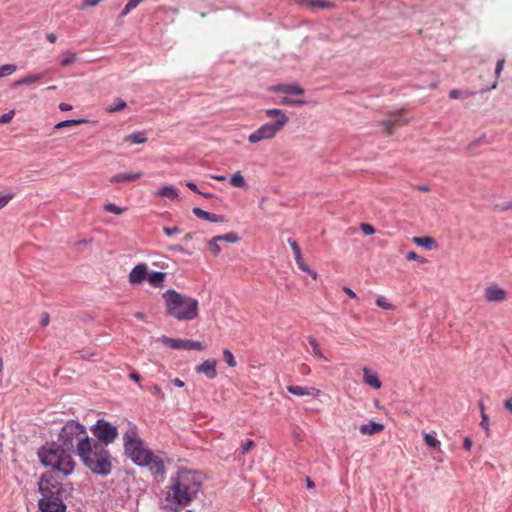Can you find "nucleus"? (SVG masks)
Listing matches in <instances>:
<instances>
[{
	"instance_id": "30",
	"label": "nucleus",
	"mask_w": 512,
	"mask_h": 512,
	"mask_svg": "<svg viewBox=\"0 0 512 512\" xmlns=\"http://www.w3.org/2000/svg\"><path fill=\"white\" fill-rule=\"evenodd\" d=\"M103 208L105 211L113 213L115 215H121L122 213H124L126 211V208H120L113 203H107L104 205Z\"/></svg>"
},
{
	"instance_id": "14",
	"label": "nucleus",
	"mask_w": 512,
	"mask_h": 512,
	"mask_svg": "<svg viewBox=\"0 0 512 512\" xmlns=\"http://www.w3.org/2000/svg\"><path fill=\"white\" fill-rule=\"evenodd\" d=\"M273 92L285 93L291 95H303L304 89L297 84H279L271 89Z\"/></svg>"
},
{
	"instance_id": "38",
	"label": "nucleus",
	"mask_w": 512,
	"mask_h": 512,
	"mask_svg": "<svg viewBox=\"0 0 512 512\" xmlns=\"http://www.w3.org/2000/svg\"><path fill=\"white\" fill-rule=\"evenodd\" d=\"M377 306L381 307L385 310H392L394 307L391 303L387 302L383 297H378L376 299Z\"/></svg>"
},
{
	"instance_id": "56",
	"label": "nucleus",
	"mask_w": 512,
	"mask_h": 512,
	"mask_svg": "<svg viewBox=\"0 0 512 512\" xmlns=\"http://www.w3.org/2000/svg\"><path fill=\"white\" fill-rule=\"evenodd\" d=\"M46 39L50 42V43H55L57 41V36L54 34V33H47L46 34Z\"/></svg>"
},
{
	"instance_id": "28",
	"label": "nucleus",
	"mask_w": 512,
	"mask_h": 512,
	"mask_svg": "<svg viewBox=\"0 0 512 512\" xmlns=\"http://www.w3.org/2000/svg\"><path fill=\"white\" fill-rule=\"evenodd\" d=\"M230 184L234 187L244 188L246 186L244 177L238 171L230 179Z\"/></svg>"
},
{
	"instance_id": "57",
	"label": "nucleus",
	"mask_w": 512,
	"mask_h": 512,
	"mask_svg": "<svg viewBox=\"0 0 512 512\" xmlns=\"http://www.w3.org/2000/svg\"><path fill=\"white\" fill-rule=\"evenodd\" d=\"M59 109L61 111H70L72 109V106L67 104V103H60L59 104Z\"/></svg>"
},
{
	"instance_id": "39",
	"label": "nucleus",
	"mask_w": 512,
	"mask_h": 512,
	"mask_svg": "<svg viewBox=\"0 0 512 512\" xmlns=\"http://www.w3.org/2000/svg\"><path fill=\"white\" fill-rule=\"evenodd\" d=\"M360 229L367 236L373 235L375 233V228L368 223H361Z\"/></svg>"
},
{
	"instance_id": "62",
	"label": "nucleus",
	"mask_w": 512,
	"mask_h": 512,
	"mask_svg": "<svg viewBox=\"0 0 512 512\" xmlns=\"http://www.w3.org/2000/svg\"><path fill=\"white\" fill-rule=\"evenodd\" d=\"M40 323L42 326H47L48 323H49V315L48 314H45L41 320H40Z\"/></svg>"
},
{
	"instance_id": "8",
	"label": "nucleus",
	"mask_w": 512,
	"mask_h": 512,
	"mask_svg": "<svg viewBox=\"0 0 512 512\" xmlns=\"http://www.w3.org/2000/svg\"><path fill=\"white\" fill-rule=\"evenodd\" d=\"M91 432L96 438L95 443H101L104 447L113 443L118 436L117 427L104 419L97 420Z\"/></svg>"
},
{
	"instance_id": "36",
	"label": "nucleus",
	"mask_w": 512,
	"mask_h": 512,
	"mask_svg": "<svg viewBox=\"0 0 512 512\" xmlns=\"http://www.w3.org/2000/svg\"><path fill=\"white\" fill-rule=\"evenodd\" d=\"M401 116H402V110L394 113L391 116V118L389 119V120H392V122H394V127L395 126H404L408 123V121H402Z\"/></svg>"
},
{
	"instance_id": "32",
	"label": "nucleus",
	"mask_w": 512,
	"mask_h": 512,
	"mask_svg": "<svg viewBox=\"0 0 512 512\" xmlns=\"http://www.w3.org/2000/svg\"><path fill=\"white\" fill-rule=\"evenodd\" d=\"M223 357L228 366L235 367L237 365V362L232 354V352L228 349L223 350Z\"/></svg>"
},
{
	"instance_id": "63",
	"label": "nucleus",
	"mask_w": 512,
	"mask_h": 512,
	"mask_svg": "<svg viewBox=\"0 0 512 512\" xmlns=\"http://www.w3.org/2000/svg\"><path fill=\"white\" fill-rule=\"evenodd\" d=\"M132 10L127 6L125 5L124 9L121 11L120 13V17H125L126 15H128Z\"/></svg>"
},
{
	"instance_id": "27",
	"label": "nucleus",
	"mask_w": 512,
	"mask_h": 512,
	"mask_svg": "<svg viewBox=\"0 0 512 512\" xmlns=\"http://www.w3.org/2000/svg\"><path fill=\"white\" fill-rule=\"evenodd\" d=\"M218 242H220V238L217 236L213 237L207 242L208 248L214 256H217L221 251V247L219 246Z\"/></svg>"
},
{
	"instance_id": "7",
	"label": "nucleus",
	"mask_w": 512,
	"mask_h": 512,
	"mask_svg": "<svg viewBox=\"0 0 512 512\" xmlns=\"http://www.w3.org/2000/svg\"><path fill=\"white\" fill-rule=\"evenodd\" d=\"M265 115L273 118L274 122L265 123L248 136V141L252 144L263 140L273 139L287 125L289 118L286 113L280 109H267Z\"/></svg>"
},
{
	"instance_id": "34",
	"label": "nucleus",
	"mask_w": 512,
	"mask_h": 512,
	"mask_svg": "<svg viewBox=\"0 0 512 512\" xmlns=\"http://www.w3.org/2000/svg\"><path fill=\"white\" fill-rule=\"evenodd\" d=\"M126 106H127L126 102L119 99L115 102V104L113 106H110L109 108H107V111L109 113L118 112V111H121L124 108H126Z\"/></svg>"
},
{
	"instance_id": "19",
	"label": "nucleus",
	"mask_w": 512,
	"mask_h": 512,
	"mask_svg": "<svg viewBox=\"0 0 512 512\" xmlns=\"http://www.w3.org/2000/svg\"><path fill=\"white\" fill-rule=\"evenodd\" d=\"M44 77V73L39 74H28L23 78L18 79L14 82V86L31 85L39 82Z\"/></svg>"
},
{
	"instance_id": "47",
	"label": "nucleus",
	"mask_w": 512,
	"mask_h": 512,
	"mask_svg": "<svg viewBox=\"0 0 512 512\" xmlns=\"http://www.w3.org/2000/svg\"><path fill=\"white\" fill-rule=\"evenodd\" d=\"M163 232L168 236H172L174 234H178L180 233V229L178 227H173V228H170V227H163Z\"/></svg>"
},
{
	"instance_id": "31",
	"label": "nucleus",
	"mask_w": 512,
	"mask_h": 512,
	"mask_svg": "<svg viewBox=\"0 0 512 512\" xmlns=\"http://www.w3.org/2000/svg\"><path fill=\"white\" fill-rule=\"evenodd\" d=\"M218 237L220 238V241H225L228 243H237L240 240L238 234L235 232H229L225 235H219Z\"/></svg>"
},
{
	"instance_id": "50",
	"label": "nucleus",
	"mask_w": 512,
	"mask_h": 512,
	"mask_svg": "<svg viewBox=\"0 0 512 512\" xmlns=\"http://www.w3.org/2000/svg\"><path fill=\"white\" fill-rule=\"evenodd\" d=\"M151 391H152L153 394L157 395L161 400H163L165 398V395L162 392V389L160 388V386L154 385L151 388Z\"/></svg>"
},
{
	"instance_id": "29",
	"label": "nucleus",
	"mask_w": 512,
	"mask_h": 512,
	"mask_svg": "<svg viewBox=\"0 0 512 512\" xmlns=\"http://www.w3.org/2000/svg\"><path fill=\"white\" fill-rule=\"evenodd\" d=\"M16 69L17 67L14 64H5L0 66V78L13 74Z\"/></svg>"
},
{
	"instance_id": "55",
	"label": "nucleus",
	"mask_w": 512,
	"mask_h": 512,
	"mask_svg": "<svg viewBox=\"0 0 512 512\" xmlns=\"http://www.w3.org/2000/svg\"><path fill=\"white\" fill-rule=\"evenodd\" d=\"M504 407L512 414V397L504 402Z\"/></svg>"
},
{
	"instance_id": "13",
	"label": "nucleus",
	"mask_w": 512,
	"mask_h": 512,
	"mask_svg": "<svg viewBox=\"0 0 512 512\" xmlns=\"http://www.w3.org/2000/svg\"><path fill=\"white\" fill-rule=\"evenodd\" d=\"M287 390L289 393L295 396H312L319 397L322 394V391L315 387H302L299 385H289L287 386Z\"/></svg>"
},
{
	"instance_id": "58",
	"label": "nucleus",
	"mask_w": 512,
	"mask_h": 512,
	"mask_svg": "<svg viewBox=\"0 0 512 512\" xmlns=\"http://www.w3.org/2000/svg\"><path fill=\"white\" fill-rule=\"evenodd\" d=\"M186 186H187L189 189H191L192 191L196 192V193H201V192L198 190V188H197L196 184H195V183H193V182H187V183H186Z\"/></svg>"
},
{
	"instance_id": "12",
	"label": "nucleus",
	"mask_w": 512,
	"mask_h": 512,
	"mask_svg": "<svg viewBox=\"0 0 512 512\" xmlns=\"http://www.w3.org/2000/svg\"><path fill=\"white\" fill-rule=\"evenodd\" d=\"M217 361L215 359L205 360L203 363L195 367L198 374L205 375L208 379H214L217 376Z\"/></svg>"
},
{
	"instance_id": "11",
	"label": "nucleus",
	"mask_w": 512,
	"mask_h": 512,
	"mask_svg": "<svg viewBox=\"0 0 512 512\" xmlns=\"http://www.w3.org/2000/svg\"><path fill=\"white\" fill-rule=\"evenodd\" d=\"M148 277V267L145 263L137 264L129 273V283L132 285L140 284Z\"/></svg>"
},
{
	"instance_id": "54",
	"label": "nucleus",
	"mask_w": 512,
	"mask_h": 512,
	"mask_svg": "<svg viewBox=\"0 0 512 512\" xmlns=\"http://www.w3.org/2000/svg\"><path fill=\"white\" fill-rule=\"evenodd\" d=\"M463 447L466 449V450H470L471 447H472V440L469 438V437H466L463 441Z\"/></svg>"
},
{
	"instance_id": "37",
	"label": "nucleus",
	"mask_w": 512,
	"mask_h": 512,
	"mask_svg": "<svg viewBox=\"0 0 512 512\" xmlns=\"http://www.w3.org/2000/svg\"><path fill=\"white\" fill-rule=\"evenodd\" d=\"M76 61V54L72 52H68L67 56L60 62V65L62 67H66L71 65Z\"/></svg>"
},
{
	"instance_id": "48",
	"label": "nucleus",
	"mask_w": 512,
	"mask_h": 512,
	"mask_svg": "<svg viewBox=\"0 0 512 512\" xmlns=\"http://www.w3.org/2000/svg\"><path fill=\"white\" fill-rule=\"evenodd\" d=\"M288 243H289L294 255L301 253V249L295 240L288 239Z\"/></svg>"
},
{
	"instance_id": "3",
	"label": "nucleus",
	"mask_w": 512,
	"mask_h": 512,
	"mask_svg": "<svg viewBox=\"0 0 512 512\" xmlns=\"http://www.w3.org/2000/svg\"><path fill=\"white\" fill-rule=\"evenodd\" d=\"M124 454L135 465L147 467L154 475H163L165 473V465L163 459L148 448L146 443L141 439L138 428L132 424H128V428L123 433Z\"/></svg>"
},
{
	"instance_id": "18",
	"label": "nucleus",
	"mask_w": 512,
	"mask_h": 512,
	"mask_svg": "<svg viewBox=\"0 0 512 512\" xmlns=\"http://www.w3.org/2000/svg\"><path fill=\"white\" fill-rule=\"evenodd\" d=\"M384 430V425L375 421H370L367 424H362L359 431L362 435H374L381 433Z\"/></svg>"
},
{
	"instance_id": "24",
	"label": "nucleus",
	"mask_w": 512,
	"mask_h": 512,
	"mask_svg": "<svg viewBox=\"0 0 512 512\" xmlns=\"http://www.w3.org/2000/svg\"><path fill=\"white\" fill-rule=\"evenodd\" d=\"M85 123H87L86 119L65 120V121H61V122L57 123L55 125V129H62L65 127H73V126H77V125H81V124H85Z\"/></svg>"
},
{
	"instance_id": "2",
	"label": "nucleus",
	"mask_w": 512,
	"mask_h": 512,
	"mask_svg": "<svg viewBox=\"0 0 512 512\" xmlns=\"http://www.w3.org/2000/svg\"><path fill=\"white\" fill-rule=\"evenodd\" d=\"M201 477L195 471L180 469L171 476L166 487V507L174 512H179L188 506L199 493Z\"/></svg>"
},
{
	"instance_id": "53",
	"label": "nucleus",
	"mask_w": 512,
	"mask_h": 512,
	"mask_svg": "<svg viewBox=\"0 0 512 512\" xmlns=\"http://www.w3.org/2000/svg\"><path fill=\"white\" fill-rule=\"evenodd\" d=\"M461 96V92L457 89H453L449 92V97L451 99H458Z\"/></svg>"
},
{
	"instance_id": "23",
	"label": "nucleus",
	"mask_w": 512,
	"mask_h": 512,
	"mask_svg": "<svg viewBox=\"0 0 512 512\" xmlns=\"http://www.w3.org/2000/svg\"><path fill=\"white\" fill-rule=\"evenodd\" d=\"M303 3L321 9H330L334 6L333 3L323 0H304Z\"/></svg>"
},
{
	"instance_id": "20",
	"label": "nucleus",
	"mask_w": 512,
	"mask_h": 512,
	"mask_svg": "<svg viewBox=\"0 0 512 512\" xmlns=\"http://www.w3.org/2000/svg\"><path fill=\"white\" fill-rule=\"evenodd\" d=\"M156 194L161 197L168 198L170 200H177L179 198V194L177 189L172 186H164L157 190Z\"/></svg>"
},
{
	"instance_id": "52",
	"label": "nucleus",
	"mask_w": 512,
	"mask_h": 512,
	"mask_svg": "<svg viewBox=\"0 0 512 512\" xmlns=\"http://www.w3.org/2000/svg\"><path fill=\"white\" fill-rule=\"evenodd\" d=\"M343 291L352 299H358L356 293L348 287H343Z\"/></svg>"
},
{
	"instance_id": "46",
	"label": "nucleus",
	"mask_w": 512,
	"mask_h": 512,
	"mask_svg": "<svg viewBox=\"0 0 512 512\" xmlns=\"http://www.w3.org/2000/svg\"><path fill=\"white\" fill-rule=\"evenodd\" d=\"M406 259L409 260V261H420V262H424V259L419 256L416 252L414 251H410L407 253L406 255Z\"/></svg>"
},
{
	"instance_id": "16",
	"label": "nucleus",
	"mask_w": 512,
	"mask_h": 512,
	"mask_svg": "<svg viewBox=\"0 0 512 512\" xmlns=\"http://www.w3.org/2000/svg\"><path fill=\"white\" fill-rule=\"evenodd\" d=\"M192 212L196 217L206 220V221H209V222H221L222 223L225 221L223 216L207 212L198 207L193 208Z\"/></svg>"
},
{
	"instance_id": "25",
	"label": "nucleus",
	"mask_w": 512,
	"mask_h": 512,
	"mask_svg": "<svg viewBox=\"0 0 512 512\" xmlns=\"http://www.w3.org/2000/svg\"><path fill=\"white\" fill-rule=\"evenodd\" d=\"M413 242L418 246L425 247L427 249H431L434 239L431 237H414Z\"/></svg>"
},
{
	"instance_id": "9",
	"label": "nucleus",
	"mask_w": 512,
	"mask_h": 512,
	"mask_svg": "<svg viewBox=\"0 0 512 512\" xmlns=\"http://www.w3.org/2000/svg\"><path fill=\"white\" fill-rule=\"evenodd\" d=\"M159 341L172 349H184V350H198L202 351L206 349V346L199 341L188 340V339H176L167 336H161Z\"/></svg>"
},
{
	"instance_id": "61",
	"label": "nucleus",
	"mask_w": 512,
	"mask_h": 512,
	"mask_svg": "<svg viewBox=\"0 0 512 512\" xmlns=\"http://www.w3.org/2000/svg\"><path fill=\"white\" fill-rule=\"evenodd\" d=\"M172 383H173L175 386L180 387V388H181V387H183V386L185 385V384H184V382H183L181 379H179V378H175V379H173V380H172Z\"/></svg>"
},
{
	"instance_id": "44",
	"label": "nucleus",
	"mask_w": 512,
	"mask_h": 512,
	"mask_svg": "<svg viewBox=\"0 0 512 512\" xmlns=\"http://www.w3.org/2000/svg\"><path fill=\"white\" fill-rule=\"evenodd\" d=\"M14 195L13 194H7V195H1L0 196V210L4 208L12 199Z\"/></svg>"
},
{
	"instance_id": "26",
	"label": "nucleus",
	"mask_w": 512,
	"mask_h": 512,
	"mask_svg": "<svg viewBox=\"0 0 512 512\" xmlns=\"http://www.w3.org/2000/svg\"><path fill=\"white\" fill-rule=\"evenodd\" d=\"M308 342H309V344H310V346L312 348L313 355L318 357V358H320V359L324 358L323 353H322V351L320 349L318 341L314 337L310 336V337H308Z\"/></svg>"
},
{
	"instance_id": "43",
	"label": "nucleus",
	"mask_w": 512,
	"mask_h": 512,
	"mask_svg": "<svg viewBox=\"0 0 512 512\" xmlns=\"http://www.w3.org/2000/svg\"><path fill=\"white\" fill-rule=\"evenodd\" d=\"M382 124L385 127V133L387 135H392L394 132V122H392V120H385Z\"/></svg>"
},
{
	"instance_id": "1",
	"label": "nucleus",
	"mask_w": 512,
	"mask_h": 512,
	"mask_svg": "<svg viewBox=\"0 0 512 512\" xmlns=\"http://www.w3.org/2000/svg\"><path fill=\"white\" fill-rule=\"evenodd\" d=\"M91 440L84 425L69 420L59 432V444L52 443L41 447L38 457L44 466L52 467L67 476L74 471L76 465L71 452L75 451L78 455Z\"/></svg>"
},
{
	"instance_id": "35",
	"label": "nucleus",
	"mask_w": 512,
	"mask_h": 512,
	"mask_svg": "<svg viewBox=\"0 0 512 512\" xmlns=\"http://www.w3.org/2000/svg\"><path fill=\"white\" fill-rule=\"evenodd\" d=\"M281 104H283V105L303 106V105L306 104V102L304 100H300V99H292V98H289V97H284L281 100Z\"/></svg>"
},
{
	"instance_id": "6",
	"label": "nucleus",
	"mask_w": 512,
	"mask_h": 512,
	"mask_svg": "<svg viewBox=\"0 0 512 512\" xmlns=\"http://www.w3.org/2000/svg\"><path fill=\"white\" fill-rule=\"evenodd\" d=\"M83 464L94 474L107 476L112 470V457L101 443L92 439L77 455Z\"/></svg>"
},
{
	"instance_id": "41",
	"label": "nucleus",
	"mask_w": 512,
	"mask_h": 512,
	"mask_svg": "<svg viewBox=\"0 0 512 512\" xmlns=\"http://www.w3.org/2000/svg\"><path fill=\"white\" fill-rule=\"evenodd\" d=\"M294 258H295V261H296L297 266L299 267V269H301V270H308V265L304 262V260L302 258V253L295 254Z\"/></svg>"
},
{
	"instance_id": "15",
	"label": "nucleus",
	"mask_w": 512,
	"mask_h": 512,
	"mask_svg": "<svg viewBox=\"0 0 512 512\" xmlns=\"http://www.w3.org/2000/svg\"><path fill=\"white\" fill-rule=\"evenodd\" d=\"M363 381L365 384L371 386L374 389H380L382 383L376 372H373L368 367L363 368Z\"/></svg>"
},
{
	"instance_id": "4",
	"label": "nucleus",
	"mask_w": 512,
	"mask_h": 512,
	"mask_svg": "<svg viewBox=\"0 0 512 512\" xmlns=\"http://www.w3.org/2000/svg\"><path fill=\"white\" fill-rule=\"evenodd\" d=\"M55 469L42 474L38 483L41 498L38 500V508L41 512H66L67 506L64 500L71 496L73 486L71 483H62Z\"/></svg>"
},
{
	"instance_id": "59",
	"label": "nucleus",
	"mask_w": 512,
	"mask_h": 512,
	"mask_svg": "<svg viewBox=\"0 0 512 512\" xmlns=\"http://www.w3.org/2000/svg\"><path fill=\"white\" fill-rule=\"evenodd\" d=\"M303 271L308 273L314 280H316L317 277H318L317 272H315L314 270L310 269L309 266H308V270H303Z\"/></svg>"
},
{
	"instance_id": "33",
	"label": "nucleus",
	"mask_w": 512,
	"mask_h": 512,
	"mask_svg": "<svg viewBox=\"0 0 512 512\" xmlns=\"http://www.w3.org/2000/svg\"><path fill=\"white\" fill-rule=\"evenodd\" d=\"M424 441L426 445L431 448H437L440 446V442L434 436L428 433L424 434Z\"/></svg>"
},
{
	"instance_id": "49",
	"label": "nucleus",
	"mask_w": 512,
	"mask_h": 512,
	"mask_svg": "<svg viewBox=\"0 0 512 512\" xmlns=\"http://www.w3.org/2000/svg\"><path fill=\"white\" fill-rule=\"evenodd\" d=\"M504 64H505V60L504 59H500L498 60L497 64H496V68H495V75L496 77L498 78L504 68Z\"/></svg>"
},
{
	"instance_id": "45",
	"label": "nucleus",
	"mask_w": 512,
	"mask_h": 512,
	"mask_svg": "<svg viewBox=\"0 0 512 512\" xmlns=\"http://www.w3.org/2000/svg\"><path fill=\"white\" fill-rule=\"evenodd\" d=\"M480 426L488 433L489 432V418L485 412L481 415Z\"/></svg>"
},
{
	"instance_id": "21",
	"label": "nucleus",
	"mask_w": 512,
	"mask_h": 512,
	"mask_svg": "<svg viewBox=\"0 0 512 512\" xmlns=\"http://www.w3.org/2000/svg\"><path fill=\"white\" fill-rule=\"evenodd\" d=\"M166 278V274L164 272H152L148 273L147 280L154 287H161L164 280Z\"/></svg>"
},
{
	"instance_id": "40",
	"label": "nucleus",
	"mask_w": 512,
	"mask_h": 512,
	"mask_svg": "<svg viewBox=\"0 0 512 512\" xmlns=\"http://www.w3.org/2000/svg\"><path fill=\"white\" fill-rule=\"evenodd\" d=\"M255 446V442L253 440H246L245 442L242 443V446H241V452L243 455H245L246 453H248L253 447Z\"/></svg>"
},
{
	"instance_id": "60",
	"label": "nucleus",
	"mask_w": 512,
	"mask_h": 512,
	"mask_svg": "<svg viewBox=\"0 0 512 512\" xmlns=\"http://www.w3.org/2000/svg\"><path fill=\"white\" fill-rule=\"evenodd\" d=\"M130 378L136 382H139L141 377L136 371H133L130 373Z\"/></svg>"
},
{
	"instance_id": "64",
	"label": "nucleus",
	"mask_w": 512,
	"mask_h": 512,
	"mask_svg": "<svg viewBox=\"0 0 512 512\" xmlns=\"http://www.w3.org/2000/svg\"><path fill=\"white\" fill-rule=\"evenodd\" d=\"M417 189L421 192H429L430 188L428 186H418Z\"/></svg>"
},
{
	"instance_id": "5",
	"label": "nucleus",
	"mask_w": 512,
	"mask_h": 512,
	"mask_svg": "<svg viewBox=\"0 0 512 512\" xmlns=\"http://www.w3.org/2000/svg\"><path fill=\"white\" fill-rule=\"evenodd\" d=\"M166 314L178 321H192L199 315L197 299L183 295L173 289L163 294Z\"/></svg>"
},
{
	"instance_id": "10",
	"label": "nucleus",
	"mask_w": 512,
	"mask_h": 512,
	"mask_svg": "<svg viewBox=\"0 0 512 512\" xmlns=\"http://www.w3.org/2000/svg\"><path fill=\"white\" fill-rule=\"evenodd\" d=\"M484 297L488 302H503L507 299V292L497 284H490L484 290Z\"/></svg>"
},
{
	"instance_id": "22",
	"label": "nucleus",
	"mask_w": 512,
	"mask_h": 512,
	"mask_svg": "<svg viewBox=\"0 0 512 512\" xmlns=\"http://www.w3.org/2000/svg\"><path fill=\"white\" fill-rule=\"evenodd\" d=\"M124 141L132 144H143L147 141V137L144 132H136L125 136Z\"/></svg>"
},
{
	"instance_id": "42",
	"label": "nucleus",
	"mask_w": 512,
	"mask_h": 512,
	"mask_svg": "<svg viewBox=\"0 0 512 512\" xmlns=\"http://www.w3.org/2000/svg\"><path fill=\"white\" fill-rule=\"evenodd\" d=\"M14 115H15V112L13 110L3 114L0 117V124H7V123H9L13 119Z\"/></svg>"
},
{
	"instance_id": "17",
	"label": "nucleus",
	"mask_w": 512,
	"mask_h": 512,
	"mask_svg": "<svg viewBox=\"0 0 512 512\" xmlns=\"http://www.w3.org/2000/svg\"><path fill=\"white\" fill-rule=\"evenodd\" d=\"M142 173L141 172H125V173H118L113 175L109 181L111 183H118V182H132L136 181L139 178H141Z\"/></svg>"
},
{
	"instance_id": "51",
	"label": "nucleus",
	"mask_w": 512,
	"mask_h": 512,
	"mask_svg": "<svg viewBox=\"0 0 512 512\" xmlns=\"http://www.w3.org/2000/svg\"><path fill=\"white\" fill-rule=\"evenodd\" d=\"M144 0H128L127 6L133 10L135 9L140 3H142Z\"/></svg>"
}]
</instances>
